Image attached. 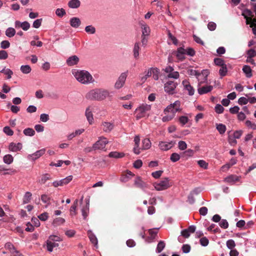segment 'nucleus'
<instances>
[{"mask_svg": "<svg viewBox=\"0 0 256 256\" xmlns=\"http://www.w3.org/2000/svg\"><path fill=\"white\" fill-rule=\"evenodd\" d=\"M128 71H126L122 72L120 74L114 85V88L118 90L124 86L126 78L128 76Z\"/></svg>", "mask_w": 256, "mask_h": 256, "instance_id": "nucleus-7", "label": "nucleus"}, {"mask_svg": "<svg viewBox=\"0 0 256 256\" xmlns=\"http://www.w3.org/2000/svg\"><path fill=\"white\" fill-rule=\"evenodd\" d=\"M178 146L180 150H184L186 149L187 144L185 142L180 140L178 143Z\"/></svg>", "mask_w": 256, "mask_h": 256, "instance_id": "nucleus-50", "label": "nucleus"}, {"mask_svg": "<svg viewBox=\"0 0 256 256\" xmlns=\"http://www.w3.org/2000/svg\"><path fill=\"white\" fill-rule=\"evenodd\" d=\"M20 70L23 74H28L30 72L32 68L29 65H23L20 66Z\"/></svg>", "mask_w": 256, "mask_h": 256, "instance_id": "nucleus-38", "label": "nucleus"}, {"mask_svg": "<svg viewBox=\"0 0 256 256\" xmlns=\"http://www.w3.org/2000/svg\"><path fill=\"white\" fill-rule=\"evenodd\" d=\"M242 70L247 78H250L252 76V70L248 66L245 65L243 66Z\"/></svg>", "mask_w": 256, "mask_h": 256, "instance_id": "nucleus-32", "label": "nucleus"}, {"mask_svg": "<svg viewBox=\"0 0 256 256\" xmlns=\"http://www.w3.org/2000/svg\"><path fill=\"white\" fill-rule=\"evenodd\" d=\"M4 132L7 134L8 136H12L14 134V132L10 128L9 126H5L3 129Z\"/></svg>", "mask_w": 256, "mask_h": 256, "instance_id": "nucleus-57", "label": "nucleus"}, {"mask_svg": "<svg viewBox=\"0 0 256 256\" xmlns=\"http://www.w3.org/2000/svg\"><path fill=\"white\" fill-rule=\"evenodd\" d=\"M70 26L74 28H78L81 24L80 19L76 17L70 18Z\"/></svg>", "mask_w": 256, "mask_h": 256, "instance_id": "nucleus-22", "label": "nucleus"}, {"mask_svg": "<svg viewBox=\"0 0 256 256\" xmlns=\"http://www.w3.org/2000/svg\"><path fill=\"white\" fill-rule=\"evenodd\" d=\"M24 134L26 136H32L34 134L35 132L32 128H26L25 130H24Z\"/></svg>", "mask_w": 256, "mask_h": 256, "instance_id": "nucleus-44", "label": "nucleus"}, {"mask_svg": "<svg viewBox=\"0 0 256 256\" xmlns=\"http://www.w3.org/2000/svg\"><path fill=\"white\" fill-rule=\"evenodd\" d=\"M198 164L200 168H203L205 170L208 168V163L206 162L204 160H199L198 162Z\"/></svg>", "mask_w": 256, "mask_h": 256, "instance_id": "nucleus-53", "label": "nucleus"}, {"mask_svg": "<svg viewBox=\"0 0 256 256\" xmlns=\"http://www.w3.org/2000/svg\"><path fill=\"white\" fill-rule=\"evenodd\" d=\"M125 154L124 152H120L116 151L111 152L109 153L108 156L110 158H120L124 157Z\"/></svg>", "mask_w": 256, "mask_h": 256, "instance_id": "nucleus-24", "label": "nucleus"}, {"mask_svg": "<svg viewBox=\"0 0 256 256\" xmlns=\"http://www.w3.org/2000/svg\"><path fill=\"white\" fill-rule=\"evenodd\" d=\"M166 244L164 241L160 240L158 242L156 248V252L160 253L165 248Z\"/></svg>", "mask_w": 256, "mask_h": 256, "instance_id": "nucleus-39", "label": "nucleus"}, {"mask_svg": "<svg viewBox=\"0 0 256 256\" xmlns=\"http://www.w3.org/2000/svg\"><path fill=\"white\" fill-rule=\"evenodd\" d=\"M150 72H151L150 70L149 69V70H148V71L145 72V75L144 76L141 77L140 80L142 81V83L144 82L148 78L151 76Z\"/></svg>", "mask_w": 256, "mask_h": 256, "instance_id": "nucleus-47", "label": "nucleus"}, {"mask_svg": "<svg viewBox=\"0 0 256 256\" xmlns=\"http://www.w3.org/2000/svg\"><path fill=\"white\" fill-rule=\"evenodd\" d=\"M224 110L223 106L219 104H218L215 106V111L218 114H222Z\"/></svg>", "mask_w": 256, "mask_h": 256, "instance_id": "nucleus-59", "label": "nucleus"}, {"mask_svg": "<svg viewBox=\"0 0 256 256\" xmlns=\"http://www.w3.org/2000/svg\"><path fill=\"white\" fill-rule=\"evenodd\" d=\"M200 244L202 246H207L209 243L208 240L206 237H203L200 239Z\"/></svg>", "mask_w": 256, "mask_h": 256, "instance_id": "nucleus-62", "label": "nucleus"}, {"mask_svg": "<svg viewBox=\"0 0 256 256\" xmlns=\"http://www.w3.org/2000/svg\"><path fill=\"white\" fill-rule=\"evenodd\" d=\"M110 96L109 92L102 88H95L90 90L86 94L88 100L102 101Z\"/></svg>", "mask_w": 256, "mask_h": 256, "instance_id": "nucleus-3", "label": "nucleus"}, {"mask_svg": "<svg viewBox=\"0 0 256 256\" xmlns=\"http://www.w3.org/2000/svg\"><path fill=\"white\" fill-rule=\"evenodd\" d=\"M242 15L246 20V24H249L253 22L254 18H252V17L254 16V14L250 10L248 9L244 10L242 12Z\"/></svg>", "mask_w": 256, "mask_h": 256, "instance_id": "nucleus-10", "label": "nucleus"}, {"mask_svg": "<svg viewBox=\"0 0 256 256\" xmlns=\"http://www.w3.org/2000/svg\"><path fill=\"white\" fill-rule=\"evenodd\" d=\"M149 234L150 236V238H148L147 241L150 242L154 239L155 238L158 234V230L154 229H150L148 230Z\"/></svg>", "mask_w": 256, "mask_h": 256, "instance_id": "nucleus-30", "label": "nucleus"}, {"mask_svg": "<svg viewBox=\"0 0 256 256\" xmlns=\"http://www.w3.org/2000/svg\"><path fill=\"white\" fill-rule=\"evenodd\" d=\"M72 74L76 80L82 84H87L94 82L92 74L86 70L74 69L72 70Z\"/></svg>", "mask_w": 256, "mask_h": 256, "instance_id": "nucleus-2", "label": "nucleus"}, {"mask_svg": "<svg viewBox=\"0 0 256 256\" xmlns=\"http://www.w3.org/2000/svg\"><path fill=\"white\" fill-rule=\"evenodd\" d=\"M151 147V142L148 138H144L142 142V146L141 150H146L149 149Z\"/></svg>", "mask_w": 256, "mask_h": 256, "instance_id": "nucleus-26", "label": "nucleus"}, {"mask_svg": "<svg viewBox=\"0 0 256 256\" xmlns=\"http://www.w3.org/2000/svg\"><path fill=\"white\" fill-rule=\"evenodd\" d=\"M188 74L190 75L196 76L199 81L198 86L207 80V77L209 74V72L207 70H204L201 73L194 70H188Z\"/></svg>", "mask_w": 256, "mask_h": 256, "instance_id": "nucleus-5", "label": "nucleus"}, {"mask_svg": "<svg viewBox=\"0 0 256 256\" xmlns=\"http://www.w3.org/2000/svg\"><path fill=\"white\" fill-rule=\"evenodd\" d=\"M134 185L136 187L143 189L146 188L148 184L140 176H136L134 180Z\"/></svg>", "mask_w": 256, "mask_h": 256, "instance_id": "nucleus-13", "label": "nucleus"}, {"mask_svg": "<svg viewBox=\"0 0 256 256\" xmlns=\"http://www.w3.org/2000/svg\"><path fill=\"white\" fill-rule=\"evenodd\" d=\"M5 248L10 250L12 253H19V252L16 250L14 245L10 242L6 243L5 244Z\"/></svg>", "mask_w": 256, "mask_h": 256, "instance_id": "nucleus-35", "label": "nucleus"}, {"mask_svg": "<svg viewBox=\"0 0 256 256\" xmlns=\"http://www.w3.org/2000/svg\"><path fill=\"white\" fill-rule=\"evenodd\" d=\"M152 106L146 103H143L139 105L136 109L135 113L136 120H139L144 117L147 113L151 110Z\"/></svg>", "mask_w": 256, "mask_h": 256, "instance_id": "nucleus-4", "label": "nucleus"}, {"mask_svg": "<svg viewBox=\"0 0 256 256\" xmlns=\"http://www.w3.org/2000/svg\"><path fill=\"white\" fill-rule=\"evenodd\" d=\"M150 70L151 76H152L154 80H158V76L160 74L158 70L156 68H151Z\"/></svg>", "mask_w": 256, "mask_h": 256, "instance_id": "nucleus-34", "label": "nucleus"}, {"mask_svg": "<svg viewBox=\"0 0 256 256\" xmlns=\"http://www.w3.org/2000/svg\"><path fill=\"white\" fill-rule=\"evenodd\" d=\"M102 130L106 132H110L114 127V124L110 122H104L102 124Z\"/></svg>", "mask_w": 256, "mask_h": 256, "instance_id": "nucleus-18", "label": "nucleus"}, {"mask_svg": "<svg viewBox=\"0 0 256 256\" xmlns=\"http://www.w3.org/2000/svg\"><path fill=\"white\" fill-rule=\"evenodd\" d=\"M176 84L172 81H168L164 84V91L170 94H174L175 92Z\"/></svg>", "mask_w": 256, "mask_h": 256, "instance_id": "nucleus-9", "label": "nucleus"}, {"mask_svg": "<svg viewBox=\"0 0 256 256\" xmlns=\"http://www.w3.org/2000/svg\"><path fill=\"white\" fill-rule=\"evenodd\" d=\"M172 186V184L168 178H165L160 182L154 184V186L158 191L166 190Z\"/></svg>", "mask_w": 256, "mask_h": 256, "instance_id": "nucleus-6", "label": "nucleus"}, {"mask_svg": "<svg viewBox=\"0 0 256 256\" xmlns=\"http://www.w3.org/2000/svg\"><path fill=\"white\" fill-rule=\"evenodd\" d=\"M65 220L64 218H58L54 220L53 224L56 226L63 224Z\"/></svg>", "mask_w": 256, "mask_h": 256, "instance_id": "nucleus-42", "label": "nucleus"}, {"mask_svg": "<svg viewBox=\"0 0 256 256\" xmlns=\"http://www.w3.org/2000/svg\"><path fill=\"white\" fill-rule=\"evenodd\" d=\"M32 199V194L31 193H26L22 198V204H26L28 203Z\"/></svg>", "mask_w": 256, "mask_h": 256, "instance_id": "nucleus-41", "label": "nucleus"}, {"mask_svg": "<svg viewBox=\"0 0 256 256\" xmlns=\"http://www.w3.org/2000/svg\"><path fill=\"white\" fill-rule=\"evenodd\" d=\"M246 124L247 126L249 127L250 128L252 129V130H256V124L255 123L252 122L250 120H246Z\"/></svg>", "mask_w": 256, "mask_h": 256, "instance_id": "nucleus-64", "label": "nucleus"}, {"mask_svg": "<svg viewBox=\"0 0 256 256\" xmlns=\"http://www.w3.org/2000/svg\"><path fill=\"white\" fill-rule=\"evenodd\" d=\"M249 24H250V27L252 28L253 34L256 36V18H254L253 22Z\"/></svg>", "mask_w": 256, "mask_h": 256, "instance_id": "nucleus-58", "label": "nucleus"}, {"mask_svg": "<svg viewBox=\"0 0 256 256\" xmlns=\"http://www.w3.org/2000/svg\"><path fill=\"white\" fill-rule=\"evenodd\" d=\"M108 143V140L104 137H100L98 141L94 144V148L96 150H102L105 148L106 144Z\"/></svg>", "mask_w": 256, "mask_h": 256, "instance_id": "nucleus-8", "label": "nucleus"}, {"mask_svg": "<svg viewBox=\"0 0 256 256\" xmlns=\"http://www.w3.org/2000/svg\"><path fill=\"white\" fill-rule=\"evenodd\" d=\"M182 84L184 88L188 91V94L190 96H192L194 94V88L190 85L188 82L187 80H184L182 82Z\"/></svg>", "mask_w": 256, "mask_h": 256, "instance_id": "nucleus-20", "label": "nucleus"}, {"mask_svg": "<svg viewBox=\"0 0 256 256\" xmlns=\"http://www.w3.org/2000/svg\"><path fill=\"white\" fill-rule=\"evenodd\" d=\"M191 247L190 245L188 244H184L182 246V250L184 253H188L190 252Z\"/></svg>", "mask_w": 256, "mask_h": 256, "instance_id": "nucleus-61", "label": "nucleus"}, {"mask_svg": "<svg viewBox=\"0 0 256 256\" xmlns=\"http://www.w3.org/2000/svg\"><path fill=\"white\" fill-rule=\"evenodd\" d=\"M72 180V176H67L66 178L61 180L60 181L62 182V184L63 186L66 185L68 184Z\"/></svg>", "mask_w": 256, "mask_h": 256, "instance_id": "nucleus-48", "label": "nucleus"}, {"mask_svg": "<svg viewBox=\"0 0 256 256\" xmlns=\"http://www.w3.org/2000/svg\"><path fill=\"white\" fill-rule=\"evenodd\" d=\"M140 44L139 42H136L134 44V48H133V53L134 56L135 58L138 59L139 56V50H140Z\"/></svg>", "mask_w": 256, "mask_h": 256, "instance_id": "nucleus-28", "label": "nucleus"}, {"mask_svg": "<svg viewBox=\"0 0 256 256\" xmlns=\"http://www.w3.org/2000/svg\"><path fill=\"white\" fill-rule=\"evenodd\" d=\"M22 148V144L20 143H18L16 144L12 142L10 144L9 146V150L12 152H17L20 150Z\"/></svg>", "mask_w": 256, "mask_h": 256, "instance_id": "nucleus-23", "label": "nucleus"}, {"mask_svg": "<svg viewBox=\"0 0 256 256\" xmlns=\"http://www.w3.org/2000/svg\"><path fill=\"white\" fill-rule=\"evenodd\" d=\"M79 58L76 56H70L66 60V63L68 66H73L78 64L79 62Z\"/></svg>", "mask_w": 256, "mask_h": 256, "instance_id": "nucleus-15", "label": "nucleus"}, {"mask_svg": "<svg viewBox=\"0 0 256 256\" xmlns=\"http://www.w3.org/2000/svg\"><path fill=\"white\" fill-rule=\"evenodd\" d=\"M10 46V43L8 40H2L0 42V48L2 49H6Z\"/></svg>", "mask_w": 256, "mask_h": 256, "instance_id": "nucleus-56", "label": "nucleus"}, {"mask_svg": "<svg viewBox=\"0 0 256 256\" xmlns=\"http://www.w3.org/2000/svg\"><path fill=\"white\" fill-rule=\"evenodd\" d=\"M213 86H206L199 87L198 88V92L200 94H203L211 92Z\"/></svg>", "mask_w": 256, "mask_h": 256, "instance_id": "nucleus-19", "label": "nucleus"}, {"mask_svg": "<svg viewBox=\"0 0 256 256\" xmlns=\"http://www.w3.org/2000/svg\"><path fill=\"white\" fill-rule=\"evenodd\" d=\"M134 145L133 148V152L136 154L140 153L141 147H140V138L139 136H135L134 138Z\"/></svg>", "mask_w": 256, "mask_h": 256, "instance_id": "nucleus-14", "label": "nucleus"}, {"mask_svg": "<svg viewBox=\"0 0 256 256\" xmlns=\"http://www.w3.org/2000/svg\"><path fill=\"white\" fill-rule=\"evenodd\" d=\"M3 160L4 163L10 164L12 162L14 158L10 154H6L4 156Z\"/></svg>", "mask_w": 256, "mask_h": 256, "instance_id": "nucleus-40", "label": "nucleus"}, {"mask_svg": "<svg viewBox=\"0 0 256 256\" xmlns=\"http://www.w3.org/2000/svg\"><path fill=\"white\" fill-rule=\"evenodd\" d=\"M85 31L88 34H94L96 32V29L92 25H89L85 28Z\"/></svg>", "mask_w": 256, "mask_h": 256, "instance_id": "nucleus-36", "label": "nucleus"}, {"mask_svg": "<svg viewBox=\"0 0 256 256\" xmlns=\"http://www.w3.org/2000/svg\"><path fill=\"white\" fill-rule=\"evenodd\" d=\"M186 50L182 48H179L176 52V56L180 60H183L184 58V54Z\"/></svg>", "mask_w": 256, "mask_h": 256, "instance_id": "nucleus-25", "label": "nucleus"}, {"mask_svg": "<svg viewBox=\"0 0 256 256\" xmlns=\"http://www.w3.org/2000/svg\"><path fill=\"white\" fill-rule=\"evenodd\" d=\"M80 5V2L79 0H70L68 3V6L72 8H78Z\"/></svg>", "mask_w": 256, "mask_h": 256, "instance_id": "nucleus-29", "label": "nucleus"}, {"mask_svg": "<svg viewBox=\"0 0 256 256\" xmlns=\"http://www.w3.org/2000/svg\"><path fill=\"white\" fill-rule=\"evenodd\" d=\"M94 108L92 106H88L86 110L85 115L90 124H92L94 122V118L92 113Z\"/></svg>", "mask_w": 256, "mask_h": 256, "instance_id": "nucleus-12", "label": "nucleus"}, {"mask_svg": "<svg viewBox=\"0 0 256 256\" xmlns=\"http://www.w3.org/2000/svg\"><path fill=\"white\" fill-rule=\"evenodd\" d=\"M219 73L220 75L222 76H224L226 75L227 73V68L226 64L221 66V68L219 70Z\"/></svg>", "mask_w": 256, "mask_h": 256, "instance_id": "nucleus-49", "label": "nucleus"}, {"mask_svg": "<svg viewBox=\"0 0 256 256\" xmlns=\"http://www.w3.org/2000/svg\"><path fill=\"white\" fill-rule=\"evenodd\" d=\"M41 200L44 203L48 204H49V202H50V196L46 194H44L42 195Z\"/></svg>", "mask_w": 256, "mask_h": 256, "instance_id": "nucleus-60", "label": "nucleus"}, {"mask_svg": "<svg viewBox=\"0 0 256 256\" xmlns=\"http://www.w3.org/2000/svg\"><path fill=\"white\" fill-rule=\"evenodd\" d=\"M56 14L58 16L62 17L66 14V12L63 8H58L56 11Z\"/></svg>", "mask_w": 256, "mask_h": 256, "instance_id": "nucleus-63", "label": "nucleus"}, {"mask_svg": "<svg viewBox=\"0 0 256 256\" xmlns=\"http://www.w3.org/2000/svg\"><path fill=\"white\" fill-rule=\"evenodd\" d=\"M194 154V151L191 149H188L184 152V156L186 158L192 156Z\"/></svg>", "mask_w": 256, "mask_h": 256, "instance_id": "nucleus-55", "label": "nucleus"}, {"mask_svg": "<svg viewBox=\"0 0 256 256\" xmlns=\"http://www.w3.org/2000/svg\"><path fill=\"white\" fill-rule=\"evenodd\" d=\"M88 233L90 241L95 246H96L98 245V240L96 236L91 231H88Z\"/></svg>", "mask_w": 256, "mask_h": 256, "instance_id": "nucleus-31", "label": "nucleus"}, {"mask_svg": "<svg viewBox=\"0 0 256 256\" xmlns=\"http://www.w3.org/2000/svg\"><path fill=\"white\" fill-rule=\"evenodd\" d=\"M82 212L84 218L86 219L88 216L89 212V208L88 204H86L84 207L82 208Z\"/></svg>", "mask_w": 256, "mask_h": 256, "instance_id": "nucleus-43", "label": "nucleus"}, {"mask_svg": "<svg viewBox=\"0 0 256 256\" xmlns=\"http://www.w3.org/2000/svg\"><path fill=\"white\" fill-rule=\"evenodd\" d=\"M140 26L142 32V36H148L150 32V30L148 25L144 22H140Z\"/></svg>", "mask_w": 256, "mask_h": 256, "instance_id": "nucleus-16", "label": "nucleus"}, {"mask_svg": "<svg viewBox=\"0 0 256 256\" xmlns=\"http://www.w3.org/2000/svg\"><path fill=\"white\" fill-rule=\"evenodd\" d=\"M226 246L230 250H232L236 246V243L233 240H228L226 242Z\"/></svg>", "mask_w": 256, "mask_h": 256, "instance_id": "nucleus-45", "label": "nucleus"}, {"mask_svg": "<svg viewBox=\"0 0 256 256\" xmlns=\"http://www.w3.org/2000/svg\"><path fill=\"white\" fill-rule=\"evenodd\" d=\"M45 152L46 150L44 148L41 149L36 151V152L32 154L28 155V158L32 159V160H36L42 156L45 153Z\"/></svg>", "mask_w": 256, "mask_h": 256, "instance_id": "nucleus-17", "label": "nucleus"}, {"mask_svg": "<svg viewBox=\"0 0 256 256\" xmlns=\"http://www.w3.org/2000/svg\"><path fill=\"white\" fill-rule=\"evenodd\" d=\"M175 144L174 141L169 142H160L158 144L159 148L162 150H168L172 148Z\"/></svg>", "mask_w": 256, "mask_h": 256, "instance_id": "nucleus-11", "label": "nucleus"}, {"mask_svg": "<svg viewBox=\"0 0 256 256\" xmlns=\"http://www.w3.org/2000/svg\"><path fill=\"white\" fill-rule=\"evenodd\" d=\"M58 246L59 245L58 243L52 242L50 240H46L47 250L50 252H52V251L54 248L58 247Z\"/></svg>", "mask_w": 256, "mask_h": 256, "instance_id": "nucleus-27", "label": "nucleus"}, {"mask_svg": "<svg viewBox=\"0 0 256 256\" xmlns=\"http://www.w3.org/2000/svg\"><path fill=\"white\" fill-rule=\"evenodd\" d=\"M216 129L220 134H223L226 130V127L224 124H218L216 126Z\"/></svg>", "mask_w": 256, "mask_h": 256, "instance_id": "nucleus-46", "label": "nucleus"}, {"mask_svg": "<svg viewBox=\"0 0 256 256\" xmlns=\"http://www.w3.org/2000/svg\"><path fill=\"white\" fill-rule=\"evenodd\" d=\"M170 160L173 162H176L180 159V156L177 153H172L171 154Z\"/></svg>", "mask_w": 256, "mask_h": 256, "instance_id": "nucleus-52", "label": "nucleus"}, {"mask_svg": "<svg viewBox=\"0 0 256 256\" xmlns=\"http://www.w3.org/2000/svg\"><path fill=\"white\" fill-rule=\"evenodd\" d=\"M51 179L50 175L48 174H42L40 179L39 180V182L40 184H44L48 180Z\"/></svg>", "mask_w": 256, "mask_h": 256, "instance_id": "nucleus-33", "label": "nucleus"}, {"mask_svg": "<svg viewBox=\"0 0 256 256\" xmlns=\"http://www.w3.org/2000/svg\"><path fill=\"white\" fill-rule=\"evenodd\" d=\"M241 177L236 175H230L224 178V181L227 182H236L240 180Z\"/></svg>", "mask_w": 256, "mask_h": 256, "instance_id": "nucleus-21", "label": "nucleus"}, {"mask_svg": "<svg viewBox=\"0 0 256 256\" xmlns=\"http://www.w3.org/2000/svg\"><path fill=\"white\" fill-rule=\"evenodd\" d=\"M42 18L37 19L35 20L33 22L32 26L36 28H39L42 24Z\"/></svg>", "mask_w": 256, "mask_h": 256, "instance_id": "nucleus-51", "label": "nucleus"}, {"mask_svg": "<svg viewBox=\"0 0 256 256\" xmlns=\"http://www.w3.org/2000/svg\"><path fill=\"white\" fill-rule=\"evenodd\" d=\"M180 106V102L179 100H176L168 106L164 111L165 116L162 118V122H168L172 120L175 116L176 112L181 111Z\"/></svg>", "mask_w": 256, "mask_h": 256, "instance_id": "nucleus-1", "label": "nucleus"}, {"mask_svg": "<svg viewBox=\"0 0 256 256\" xmlns=\"http://www.w3.org/2000/svg\"><path fill=\"white\" fill-rule=\"evenodd\" d=\"M219 225L222 228L226 229L228 226V223L226 220L222 219L220 221Z\"/></svg>", "mask_w": 256, "mask_h": 256, "instance_id": "nucleus-54", "label": "nucleus"}, {"mask_svg": "<svg viewBox=\"0 0 256 256\" xmlns=\"http://www.w3.org/2000/svg\"><path fill=\"white\" fill-rule=\"evenodd\" d=\"M16 30L12 28H8L6 30V35L8 38L14 36L16 34Z\"/></svg>", "mask_w": 256, "mask_h": 256, "instance_id": "nucleus-37", "label": "nucleus"}]
</instances>
